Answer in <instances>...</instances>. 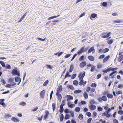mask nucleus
<instances>
[{
  "instance_id": "obj_1",
  "label": "nucleus",
  "mask_w": 123,
  "mask_h": 123,
  "mask_svg": "<svg viewBox=\"0 0 123 123\" xmlns=\"http://www.w3.org/2000/svg\"><path fill=\"white\" fill-rule=\"evenodd\" d=\"M118 69L117 67L112 68L111 67L108 68L106 69H104L103 70L102 72L104 73H107L108 72H109L110 71L112 72Z\"/></svg>"
},
{
  "instance_id": "obj_2",
  "label": "nucleus",
  "mask_w": 123,
  "mask_h": 123,
  "mask_svg": "<svg viewBox=\"0 0 123 123\" xmlns=\"http://www.w3.org/2000/svg\"><path fill=\"white\" fill-rule=\"evenodd\" d=\"M74 117V112L71 111L70 115L68 114H66L64 117V119L66 120L69 119L71 117Z\"/></svg>"
},
{
  "instance_id": "obj_3",
  "label": "nucleus",
  "mask_w": 123,
  "mask_h": 123,
  "mask_svg": "<svg viewBox=\"0 0 123 123\" xmlns=\"http://www.w3.org/2000/svg\"><path fill=\"white\" fill-rule=\"evenodd\" d=\"M111 34V32H104L102 34V37L104 38H107L110 36Z\"/></svg>"
},
{
  "instance_id": "obj_4",
  "label": "nucleus",
  "mask_w": 123,
  "mask_h": 123,
  "mask_svg": "<svg viewBox=\"0 0 123 123\" xmlns=\"http://www.w3.org/2000/svg\"><path fill=\"white\" fill-rule=\"evenodd\" d=\"M104 94L105 95H106L107 98H112L113 97V95L109 94V92L108 91H105L104 92Z\"/></svg>"
},
{
  "instance_id": "obj_5",
  "label": "nucleus",
  "mask_w": 123,
  "mask_h": 123,
  "mask_svg": "<svg viewBox=\"0 0 123 123\" xmlns=\"http://www.w3.org/2000/svg\"><path fill=\"white\" fill-rule=\"evenodd\" d=\"M95 50L94 49V47L92 46L87 51V53L89 54L92 52V53L93 54L95 52Z\"/></svg>"
},
{
  "instance_id": "obj_6",
  "label": "nucleus",
  "mask_w": 123,
  "mask_h": 123,
  "mask_svg": "<svg viewBox=\"0 0 123 123\" xmlns=\"http://www.w3.org/2000/svg\"><path fill=\"white\" fill-rule=\"evenodd\" d=\"M85 52L84 50V47H82L79 50H78L77 52V54L78 55H79L81 54L82 52Z\"/></svg>"
},
{
  "instance_id": "obj_7",
  "label": "nucleus",
  "mask_w": 123,
  "mask_h": 123,
  "mask_svg": "<svg viewBox=\"0 0 123 123\" xmlns=\"http://www.w3.org/2000/svg\"><path fill=\"white\" fill-rule=\"evenodd\" d=\"M66 97L67 98V100L68 102H70V100H73V96L70 95H67Z\"/></svg>"
},
{
  "instance_id": "obj_8",
  "label": "nucleus",
  "mask_w": 123,
  "mask_h": 123,
  "mask_svg": "<svg viewBox=\"0 0 123 123\" xmlns=\"http://www.w3.org/2000/svg\"><path fill=\"white\" fill-rule=\"evenodd\" d=\"M45 92V90H43L41 91V92L40 94V96L42 98H44Z\"/></svg>"
},
{
  "instance_id": "obj_9",
  "label": "nucleus",
  "mask_w": 123,
  "mask_h": 123,
  "mask_svg": "<svg viewBox=\"0 0 123 123\" xmlns=\"http://www.w3.org/2000/svg\"><path fill=\"white\" fill-rule=\"evenodd\" d=\"M64 53V51H58L57 52L55 53L54 55L55 56H57L58 57L61 56Z\"/></svg>"
},
{
  "instance_id": "obj_10",
  "label": "nucleus",
  "mask_w": 123,
  "mask_h": 123,
  "mask_svg": "<svg viewBox=\"0 0 123 123\" xmlns=\"http://www.w3.org/2000/svg\"><path fill=\"white\" fill-rule=\"evenodd\" d=\"M86 65V63L85 61L82 62L79 65V66L80 68H83Z\"/></svg>"
},
{
  "instance_id": "obj_11",
  "label": "nucleus",
  "mask_w": 123,
  "mask_h": 123,
  "mask_svg": "<svg viewBox=\"0 0 123 123\" xmlns=\"http://www.w3.org/2000/svg\"><path fill=\"white\" fill-rule=\"evenodd\" d=\"M67 105L71 109H72L75 106L74 104H71L70 102H68L67 103Z\"/></svg>"
},
{
  "instance_id": "obj_12",
  "label": "nucleus",
  "mask_w": 123,
  "mask_h": 123,
  "mask_svg": "<svg viewBox=\"0 0 123 123\" xmlns=\"http://www.w3.org/2000/svg\"><path fill=\"white\" fill-rule=\"evenodd\" d=\"M85 72H84L83 73L82 72H81L78 75V78H83L84 77L85 75Z\"/></svg>"
},
{
  "instance_id": "obj_13",
  "label": "nucleus",
  "mask_w": 123,
  "mask_h": 123,
  "mask_svg": "<svg viewBox=\"0 0 123 123\" xmlns=\"http://www.w3.org/2000/svg\"><path fill=\"white\" fill-rule=\"evenodd\" d=\"M96 17L97 18V14L95 13L92 14L90 16V18L91 20H92V18H94Z\"/></svg>"
},
{
  "instance_id": "obj_14",
  "label": "nucleus",
  "mask_w": 123,
  "mask_h": 123,
  "mask_svg": "<svg viewBox=\"0 0 123 123\" xmlns=\"http://www.w3.org/2000/svg\"><path fill=\"white\" fill-rule=\"evenodd\" d=\"M89 108L91 110H94L96 108V106L94 105H91L89 106Z\"/></svg>"
},
{
  "instance_id": "obj_15",
  "label": "nucleus",
  "mask_w": 123,
  "mask_h": 123,
  "mask_svg": "<svg viewBox=\"0 0 123 123\" xmlns=\"http://www.w3.org/2000/svg\"><path fill=\"white\" fill-rule=\"evenodd\" d=\"M113 22L114 23H122L123 22V20L122 19H117L113 21Z\"/></svg>"
},
{
  "instance_id": "obj_16",
  "label": "nucleus",
  "mask_w": 123,
  "mask_h": 123,
  "mask_svg": "<svg viewBox=\"0 0 123 123\" xmlns=\"http://www.w3.org/2000/svg\"><path fill=\"white\" fill-rule=\"evenodd\" d=\"M28 12H25L21 18L18 21V23H19L21 22L23 19L25 18V17L26 16L27 13Z\"/></svg>"
},
{
  "instance_id": "obj_17",
  "label": "nucleus",
  "mask_w": 123,
  "mask_h": 123,
  "mask_svg": "<svg viewBox=\"0 0 123 123\" xmlns=\"http://www.w3.org/2000/svg\"><path fill=\"white\" fill-rule=\"evenodd\" d=\"M72 112H74L71 110H70L69 109L66 108L64 110V112L66 114H68L69 113H71Z\"/></svg>"
},
{
  "instance_id": "obj_18",
  "label": "nucleus",
  "mask_w": 123,
  "mask_h": 123,
  "mask_svg": "<svg viewBox=\"0 0 123 123\" xmlns=\"http://www.w3.org/2000/svg\"><path fill=\"white\" fill-rule=\"evenodd\" d=\"M11 120L15 123L18 122L19 121V120L18 119L14 117H12Z\"/></svg>"
},
{
  "instance_id": "obj_19",
  "label": "nucleus",
  "mask_w": 123,
  "mask_h": 123,
  "mask_svg": "<svg viewBox=\"0 0 123 123\" xmlns=\"http://www.w3.org/2000/svg\"><path fill=\"white\" fill-rule=\"evenodd\" d=\"M4 68L6 69H10L12 67L9 64L7 63H6L5 66Z\"/></svg>"
},
{
  "instance_id": "obj_20",
  "label": "nucleus",
  "mask_w": 123,
  "mask_h": 123,
  "mask_svg": "<svg viewBox=\"0 0 123 123\" xmlns=\"http://www.w3.org/2000/svg\"><path fill=\"white\" fill-rule=\"evenodd\" d=\"M110 55H109L104 57L103 61V63H104L107 61L110 58Z\"/></svg>"
},
{
  "instance_id": "obj_21",
  "label": "nucleus",
  "mask_w": 123,
  "mask_h": 123,
  "mask_svg": "<svg viewBox=\"0 0 123 123\" xmlns=\"http://www.w3.org/2000/svg\"><path fill=\"white\" fill-rule=\"evenodd\" d=\"M88 58L89 60L91 61H94L95 58L92 55H90L88 56Z\"/></svg>"
},
{
  "instance_id": "obj_22",
  "label": "nucleus",
  "mask_w": 123,
  "mask_h": 123,
  "mask_svg": "<svg viewBox=\"0 0 123 123\" xmlns=\"http://www.w3.org/2000/svg\"><path fill=\"white\" fill-rule=\"evenodd\" d=\"M62 85H61L59 86L57 90V92H56L58 93H59L61 92L62 91Z\"/></svg>"
},
{
  "instance_id": "obj_23",
  "label": "nucleus",
  "mask_w": 123,
  "mask_h": 123,
  "mask_svg": "<svg viewBox=\"0 0 123 123\" xmlns=\"http://www.w3.org/2000/svg\"><path fill=\"white\" fill-rule=\"evenodd\" d=\"M60 15H55L54 16H51L50 17H49L47 19V20H49L50 19H53L55 18H57L59 16H60Z\"/></svg>"
},
{
  "instance_id": "obj_24",
  "label": "nucleus",
  "mask_w": 123,
  "mask_h": 123,
  "mask_svg": "<svg viewBox=\"0 0 123 123\" xmlns=\"http://www.w3.org/2000/svg\"><path fill=\"white\" fill-rule=\"evenodd\" d=\"M64 116L62 113H61L60 115L59 118L60 122H62L64 119Z\"/></svg>"
},
{
  "instance_id": "obj_25",
  "label": "nucleus",
  "mask_w": 123,
  "mask_h": 123,
  "mask_svg": "<svg viewBox=\"0 0 123 123\" xmlns=\"http://www.w3.org/2000/svg\"><path fill=\"white\" fill-rule=\"evenodd\" d=\"M46 68L47 69H52L53 68V67L50 64H46L45 65Z\"/></svg>"
},
{
  "instance_id": "obj_26",
  "label": "nucleus",
  "mask_w": 123,
  "mask_h": 123,
  "mask_svg": "<svg viewBox=\"0 0 123 123\" xmlns=\"http://www.w3.org/2000/svg\"><path fill=\"white\" fill-rule=\"evenodd\" d=\"M86 102L85 101H81L79 103V105L80 106L83 105H86Z\"/></svg>"
},
{
  "instance_id": "obj_27",
  "label": "nucleus",
  "mask_w": 123,
  "mask_h": 123,
  "mask_svg": "<svg viewBox=\"0 0 123 123\" xmlns=\"http://www.w3.org/2000/svg\"><path fill=\"white\" fill-rule=\"evenodd\" d=\"M74 68V67L73 65L72 64H71L70 66L69 71L70 72V73H71L73 71Z\"/></svg>"
},
{
  "instance_id": "obj_28",
  "label": "nucleus",
  "mask_w": 123,
  "mask_h": 123,
  "mask_svg": "<svg viewBox=\"0 0 123 123\" xmlns=\"http://www.w3.org/2000/svg\"><path fill=\"white\" fill-rule=\"evenodd\" d=\"M106 95H105L104 94V95L102 96L101 97V98L102 100L106 102L107 100V98L106 97Z\"/></svg>"
},
{
  "instance_id": "obj_29",
  "label": "nucleus",
  "mask_w": 123,
  "mask_h": 123,
  "mask_svg": "<svg viewBox=\"0 0 123 123\" xmlns=\"http://www.w3.org/2000/svg\"><path fill=\"white\" fill-rule=\"evenodd\" d=\"M82 92V90H81L78 89L77 90H74V93L78 94L81 93Z\"/></svg>"
},
{
  "instance_id": "obj_30",
  "label": "nucleus",
  "mask_w": 123,
  "mask_h": 123,
  "mask_svg": "<svg viewBox=\"0 0 123 123\" xmlns=\"http://www.w3.org/2000/svg\"><path fill=\"white\" fill-rule=\"evenodd\" d=\"M56 95L57 96L58 99H62V97L61 94L59 93H58V92H56Z\"/></svg>"
},
{
  "instance_id": "obj_31",
  "label": "nucleus",
  "mask_w": 123,
  "mask_h": 123,
  "mask_svg": "<svg viewBox=\"0 0 123 123\" xmlns=\"http://www.w3.org/2000/svg\"><path fill=\"white\" fill-rule=\"evenodd\" d=\"M84 56V55L81 56L79 58V61L80 62H83L85 60Z\"/></svg>"
},
{
  "instance_id": "obj_32",
  "label": "nucleus",
  "mask_w": 123,
  "mask_h": 123,
  "mask_svg": "<svg viewBox=\"0 0 123 123\" xmlns=\"http://www.w3.org/2000/svg\"><path fill=\"white\" fill-rule=\"evenodd\" d=\"M18 69L17 68L16 69H14L12 70V74L14 75H15V74L17 72V71Z\"/></svg>"
},
{
  "instance_id": "obj_33",
  "label": "nucleus",
  "mask_w": 123,
  "mask_h": 123,
  "mask_svg": "<svg viewBox=\"0 0 123 123\" xmlns=\"http://www.w3.org/2000/svg\"><path fill=\"white\" fill-rule=\"evenodd\" d=\"M67 87L68 88L71 89L72 90H74V88L72 85H68Z\"/></svg>"
},
{
  "instance_id": "obj_34",
  "label": "nucleus",
  "mask_w": 123,
  "mask_h": 123,
  "mask_svg": "<svg viewBox=\"0 0 123 123\" xmlns=\"http://www.w3.org/2000/svg\"><path fill=\"white\" fill-rule=\"evenodd\" d=\"M123 60V55H121L118 57V61L119 62H120Z\"/></svg>"
},
{
  "instance_id": "obj_35",
  "label": "nucleus",
  "mask_w": 123,
  "mask_h": 123,
  "mask_svg": "<svg viewBox=\"0 0 123 123\" xmlns=\"http://www.w3.org/2000/svg\"><path fill=\"white\" fill-rule=\"evenodd\" d=\"M64 111V109L63 107L62 106H60V109H59V112L61 113H63Z\"/></svg>"
},
{
  "instance_id": "obj_36",
  "label": "nucleus",
  "mask_w": 123,
  "mask_h": 123,
  "mask_svg": "<svg viewBox=\"0 0 123 123\" xmlns=\"http://www.w3.org/2000/svg\"><path fill=\"white\" fill-rule=\"evenodd\" d=\"M73 84L76 86H77L78 84V82L77 80H75L73 81Z\"/></svg>"
},
{
  "instance_id": "obj_37",
  "label": "nucleus",
  "mask_w": 123,
  "mask_h": 123,
  "mask_svg": "<svg viewBox=\"0 0 123 123\" xmlns=\"http://www.w3.org/2000/svg\"><path fill=\"white\" fill-rule=\"evenodd\" d=\"M114 42L113 39H110L108 40L107 41L108 44L109 45H111Z\"/></svg>"
},
{
  "instance_id": "obj_38",
  "label": "nucleus",
  "mask_w": 123,
  "mask_h": 123,
  "mask_svg": "<svg viewBox=\"0 0 123 123\" xmlns=\"http://www.w3.org/2000/svg\"><path fill=\"white\" fill-rule=\"evenodd\" d=\"M108 112H109V111H107L104 112L102 113V116L103 117L105 116V117H107V116L108 114Z\"/></svg>"
},
{
  "instance_id": "obj_39",
  "label": "nucleus",
  "mask_w": 123,
  "mask_h": 123,
  "mask_svg": "<svg viewBox=\"0 0 123 123\" xmlns=\"http://www.w3.org/2000/svg\"><path fill=\"white\" fill-rule=\"evenodd\" d=\"M14 78L15 81L16 82H18V81L20 80V79H21L20 77L19 76L15 77Z\"/></svg>"
},
{
  "instance_id": "obj_40",
  "label": "nucleus",
  "mask_w": 123,
  "mask_h": 123,
  "mask_svg": "<svg viewBox=\"0 0 123 123\" xmlns=\"http://www.w3.org/2000/svg\"><path fill=\"white\" fill-rule=\"evenodd\" d=\"M109 50V49L108 48H105L102 50V52L103 53H105L108 52Z\"/></svg>"
},
{
  "instance_id": "obj_41",
  "label": "nucleus",
  "mask_w": 123,
  "mask_h": 123,
  "mask_svg": "<svg viewBox=\"0 0 123 123\" xmlns=\"http://www.w3.org/2000/svg\"><path fill=\"white\" fill-rule=\"evenodd\" d=\"M83 96L86 99H87L88 98V94L86 92H85L83 93Z\"/></svg>"
},
{
  "instance_id": "obj_42",
  "label": "nucleus",
  "mask_w": 123,
  "mask_h": 123,
  "mask_svg": "<svg viewBox=\"0 0 123 123\" xmlns=\"http://www.w3.org/2000/svg\"><path fill=\"white\" fill-rule=\"evenodd\" d=\"M78 118L80 120H82L83 119V116L82 114L80 113L79 114L78 116Z\"/></svg>"
},
{
  "instance_id": "obj_43",
  "label": "nucleus",
  "mask_w": 123,
  "mask_h": 123,
  "mask_svg": "<svg viewBox=\"0 0 123 123\" xmlns=\"http://www.w3.org/2000/svg\"><path fill=\"white\" fill-rule=\"evenodd\" d=\"M95 70H96V68H95V67L93 65L91 67L90 71L91 72H94Z\"/></svg>"
},
{
  "instance_id": "obj_44",
  "label": "nucleus",
  "mask_w": 123,
  "mask_h": 123,
  "mask_svg": "<svg viewBox=\"0 0 123 123\" xmlns=\"http://www.w3.org/2000/svg\"><path fill=\"white\" fill-rule=\"evenodd\" d=\"M0 64L3 68H4L5 67L6 64L5 63V62L2 61H0Z\"/></svg>"
},
{
  "instance_id": "obj_45",
  "label": "nucleus",
  "mask_w": 123,
  "mask_h": 123,
  "mask_svg": "<svg viewBox=\"0 0 123 123\" xmlns=\"http://www.w3.org/2000/svg\"><path fill=\"white\" fill-rule=\"evenodd\" d=\"M97 116V113L95 111H94L93 112L92 117L94 118Z\"/></svg>"
},
{
  "instance_id": "obj_46",
  "label": "nucleus",
  "mask_w": 123,
  "mask_h": 123,
  "mask_svg": "<svg viewBox=\"0 0 123 123\" xmlns=\"http://www.w3.org/2000/svg\"><path fill=\"white\" fill-rule=\"evenodd\" d=\"M11 117V115L9 114H7L5 115V117L6 119H8Z\"/></svg>"
},
{
  "instance_id": "obj_47",
  "label": "nucleus",
  "mask_w": 123,
  "mask_h": 123,
  "mask_svg": "<svg viewBox=\"0 0 123 123\" xmlns=\"http://www.w3.org/2000/svg\"><path fill=\"white\" fill-rule=\"evenodd\" d=\"M116 95H118L120 94H122L123 93V92L122 90H119L118 91L116 92Z\"/></svg>"
},
{
  "instance_id": "obj_48",
  "label": "nucleus",
  "mask_w": 123,
  "mask_h": 123,
  "mask_svg": "<svg viewBox=\"0 0 123 123\" xmlns=\"http://www.w3.org/2000/svg\"><path fill=\"white\" fill-rule=\"evenodd\" d=\"M52 109L53 111L54 112L56 108V105L55 104V103H53L52 104Z\"/></svg>"
},
{
  "instance_id": "obj_49",
  "label": "nucleus",
  "mask_w": 123,
  "mask_h": 123,
  "mask_svg": "<svg viewBox=\"0 0 123 123\" xmlns=\"http://www.w3.org/2000/svg\"><path fill=\"white\" fill-rule=\"evenodd\" d=\"M66 103L64 99L62 101L61 104L60 106H62L64 107L65 105V104Z\"/></svg>"
},
{
  "instance_id": "obj_50",
  "label": "nucleus",
  "mask_w": 123,
  "mask_h": 123,
  "mask_svg": "<svg viewBox=\"0 0 123 123\" xmlns=\"http://www.w3.org/2000/svg\"><path fill=\"white\" fill-rule=\"evenodd\" d=\"M80 109L79 107H75V111L76 112H78L80 111Z\"/></svg>"
},
{
  "instance_id": "obj_51",
  "label": "nucleus",
  "mask_w": 123,
  "mask_h": 123,
  "mask_svg": "<svg viewBox=\"0 0 123 123\" xmlns=\"http://www.w3.org/2000/svg\"><path fill=\"white\" fill-rule=\"evenodd\" d=\"M71 54H69V53L67 54L66 55L64 56L63 58H66L69 57L71 55Z\"/></svg>"
},
{
  "instance_id": "obj_52",
  "label": "nucleus",
  "mask_w": 123,
  "mask_h": 123,
  "mask_svg": "<svg viewBox=\"0 0 123 123\" xmlns=\"http://www.w3.org/2000/svg\"><path fill=\"white\" fill-rule=\"evenodd\" d=\"M38 108V107L37 106L33 107L32 108V111L33 112L36 111L37 110Z\"/></svg>"
},
{
  "instance_id": "obj_53",
  "label": "nucleus",
  "mask_w": 123,
  "mask_h": 123,
  "mask_svg": "<svg viewBox=\"0 0 123 123\" xmlns=\"http://www.w3.org/2000/svg\"><path fill=\"white\" fill-rule=\"evenodd\" d=\"M49 82V81L48 80H47L45 81L43 84V85L44 86H46L47 85Z\"/></svg>"
},
{
  "instance_id": "obj_54",
  "label": "nucleus",
  "mask_w": 123,
  "mask_h": 123,
  "mask_svg": "<svg viewBox=\"0 0 123 123\" xmlns=\"http://www.w3.org/2000/svg\"><path fill=\"white\" fill-rule=\"evenodd\" d=\"M97 86V84L95 83H92L90 85L92 87H95Z\"/></svg>"
},
{
  "instance_id": "obj_55",
  "label": "nucleus",
  "mask_w": 123,
  "mask_h": 123,
  "mask_svg": "<svg viewBox=\"0 0 123 123\" xmlns=\"http://www.w3.org/2000/svg\"><path fill=\"white\" fill-rule=\"evenodd\" d=\"M5 86L7 88H13V87L12 86L11 83V85L9 84H7Z\"/></svg>"
},
{
  "instance_id": "obj_56",
  "label": "nucleus",
  "mask_w": 123,
  "mask_h": 123,
  "mask_svg": "<svg viewBox=\"0 0 123 123\" xmlns=\"http://www.w3.org/2000/svg\"><path fill=\"white\" fill-rule=\"evenodd\" d=\"M14 80V79L12 78H10L8 79V82L9 83L12 82H13Z\"/></svg>"
},
{
  "instance_id": "obj_57",
  "label": "nucleus",
  "mask_w": 123,
  "mask_h": 123,
  "mask_svg": "<svg viewBox=\"0 0 123 123\" xmlns=\"http://www.w3.org/2000/svg\"><path fill=\"white\" fill-rule=\"evenodd\" d=\"M102 5L103 6L105 7L107 6V2H104L102 3Z\"/></svg>"
},
{
  "instance_id": "obj_58",
  "label": "nucleus",
  "mask_w": 123,
  "mask_h": 123,
  "mask_svg": "<svg viewBox=\"0 0 123 123\" xmlns=\"http://www.w3.org/2000/svg\"><path fill=\"white\" fill-rule=\"evenodd\" d=\"M70 72L68 71L66 72L65 75L67 76L68 77H70L71 76V75L69 74Z\"/></svg>"
},
{
  "instance_id": "obj_59",
  "label": "nucleus",
  "mask_w": 123,
  "mask_h": 123,
  "mask_svg": "<svg viewBox=\"0 0 123 123\" xmlns=\"http://www.w3.org/2000/svg\"><path fill=\"white\" fill-rule=\"evenodd\" d=\"M46 38H42L40 37H38V40L39 41H44L46 40Z\"/></svg>"
},
{
  "instance_id": "obj_60",
  "label": "nucleus",
  "mask_w": 123,
  "mask_h": 123,
  "mask_svg": "<svg viewBox=\"0 0 123 123\" xmlns=\"http://www.w3.org/2000/svg\"><path fill=\"white\" fill-rule=\"evenodd\" d=\"M98 111H102L103 110L102 108L100 106H98L97 108Z\"/></svg>"
},
{
  "instance_id": "obj_61",
  "label": "nucleus",
  "mask_w": 123,
  "mask_h": 123,
  "mask_svg": "<svg viewBox=\"0 0 123 123\" xmlns=\"http://www.w3.org/2000/svg\"><path fill=\"white\" fill-rule=\"evenodd\" d=\"M77 76V74H73L71 77V79L73 80Z\"/></svg>"
},
{
  "instance_id": "obj_62",
  "label": "nucleus",
  "mask_w": 123,
  "mask_h": 123,
  "mask_svg": "<svg viewBox=\"0 0 123 123\" xmlns=\"http://www.w3.org/2000/svg\"><path fill=\"white\" fill-rule=\"evenodd\" d=\"M26 103L24 101L21 102L20 104V105L22 106H24L26 105Z\"/></svg>"
},
{
  "instance_id": "obj_63",
  "label": "nucleus",
  "mask_w": 123,
  "mask_h": 123,
  "mask_svg": "<svg viewBox=\"0 0 123 123\" xmlns=\"http://www.w3.org/2000/svg\"><path fill=\"white\" fill-rule=\"evenodd\" d=\"M118 113L120 115H122L123 114V111L122 110H119L118 111Z\"/></svg>"
},
{
  "instance_id": "obj_64",
  "label": "nucleus",
  "mask_w": 123,
  "mask_h": 123,
  "mask_svg": "<svg viewBox=\"0 0 123 123\" xmlns=\"http://www.w3.org/2000/svg\"><path fill=\"white\" fill-rule=\"evenodd\" d=\"M86 115L89 117H90L92 116L91 113L89 112H87L86 113Z\"/></svg>"
}]
</instances>
